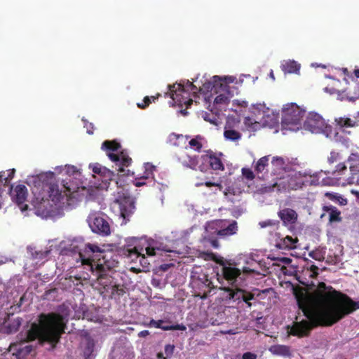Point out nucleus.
Listing matches in <instances>:
<instances>
[{
	"label": "nucleus",
	"instance_id": "1",
	"mask_svg": "<svg viewBox=\"0 0 359 359\" xmlns=\"http://www.w3.org/2000/svg\"><path fill=\"white\" fill-rule=\"evenodd\" d=\"M295 298L298 307L309 320L287 327L290 334L299 337L307 336L313 327H330L359 309V301H353L324 282L319 283L311 292L295 293Z\"/></svg>",
	"mask_w": 359,
	"mask_h": 359
},
{
	"label": "nucleus",
	"instance_id": "2",
	"mask_svg": "<svg viewBox=\"0 0 359 359\" xmlns=\"http://www.w3.org/2000/svg\"><path fill=\"white\" fill-rule=\"evenodd\" d=\"M105 250L97 244L87 243L79 252L83 264H90L95 272L100 293L109 294L111 298H119L125 293L123 285L118 284L114 278L109 275L111 266L106 260Z\"/></svg>",
	"mask_w": 359,
	"mask_h": 359
},
{
	"label": "nucleus",
	"instance_id": "3",
	"mask_svg": "<svg viewBox=\"0 0 359 359\" xmlns=\"http://www.w3.org/2000/svg\"><path fill=\"white\" fill-rule=\"evenodd\" d=\"M65 324L62 315L55 313L41 314L40 323H34L27 332L26 341L39 339L55 346L65 332Z\"/></svg>",
	"mask_w": 359,
	"mask_h": 359
},
{
	"label": "nucleus",
	"instance_id": "4",
	"mask_svg": "<svg viewBox=\"0 0 359 359\" xmlns=\"http://www.w3.org/2000/svg\"><path fill=\"white\" fill-rule=\"evenodd\" d=\"M121 148V144L116 140H105L102 144V149L107 151V155L111 161L115 163L117 174L123 172L124 168L128 167L132 163V158L128 156L125 151H121L119 154H114Z\"/></svg>",
	"mask_w": 359,
	"mask_h": 359
},
{
	"label": "nucleus",
	"instance_id": "5",
	"mask_svg": "<svg viewBox=\"0 0 359 359\" xmlns=\"http://www.w3.org/2000/svg\"><path fill=\"white\" fill-rule=\"evenodd\" d=\"M238 223L235 220L230 222L226 219H216L209 222L206 231L215 234L219 238H226L237 233Z\"/></svg>",
	"mask_w": 359,
	"mask_h": 359
},
{
	"label": "nucleus",
	"instance_id": "6",
	"mask_svg": "<svg viewBox=\"0 0 359 359\" xmlns=\"http://www.w3.org/2000/svg\"><path fill=\"white\" fill-rule=\"evenodd\" d=\"M304 128L312 133H323L327 137H331L332 127L327 124L325 119L318 114L309 113L304 123Z\"/></svg>",
	"mask_w": 359,
	"mask_h": 359
},
{
	"label": "nucleus",
	"instance_id": "7",
	"mask_svg": "<svg viewBox=\"0 0 359 359\" xmlns=\"http://www.w3.org/2000/svg\"><path fill=\"white\" fill-rule=\"evenodd\" d=\"M304 112L302 111L295 104H291L287 107H284L282 115V125L285 128L294 130L301 126Z\"/></svg>",
	"mask_w": 359,
	"mask_h": 359
},
{
	"label": "nucleus",
	"instance_id": "8",
	"mask_svg": "<svg viewBox=\"0 0 359 359\" xmlns=\"http://www.w3.org/2000/svg\"><path fill=\"white\" fill-rule=\"evenodd\" d=\"M88 223L91 230L101 236H108L111 233L110 225L102 216L93 214L88 217Z\"/></svg>",
	"mask_w": 359,
	"mask_h": 359
},
{
	"label": "nucleus",
	"instance_id": "9",
	"mask_svg": "<svg viewBox=\"0 0 359 359\" xmlns=\"http://www.w3.org/2000/svg\"><path fill=\"white\" fill-rule=\"evenodd\" d=\"M222 154L217 155L212 152L201 156V163L198 166V169L203 172L208 166L214 170H224V165L221 158Z\"/></svg>",
	"mask_w": 359,
	"mask_h": 359
},
{
	"label": "nucleus",
	"instance_id": "10",
	"mask_svg": "<svg viewBox=\"0 0 359 359\" xmlns=\"http://www.w3.org/2000/svg\"><path fill=\"white\" fill-rule=\"evenodd\" d=\"M241 270L237 268L226 266H223L222 268L221 274L219 273L216 274L217 279L221 284L219 289L222 290L221 287H225L224 285V280L227 281L229 285L233 286L237 281V278L241 275Z\"/></svg>",
	"mask_w": 359,
	"mask_h": 359
},
{
	"label": "nucleus",
	"instance_id": "11",
	"mask_svg": "<svg viewBox=\"0 0 359 359\" xmlns=\"http://www.w3.org/2000/svg\"><path fill=\"white\" fill-rule=\"evenodd\" d=\"M176 160L183 167L197 170L201 163V156L189 154L187 150H181L176 154Z\"/></svg>",
	"mask_w": 359,
	"mask_h": 359
},
{
	"label": "nucleus",
	"instance_id": "12",
	"mask_svg": "<svg viewBox=\"0 0 359 359\" xmlns=\"http://www.w3.org/2000/svg\"><path fill=\"white\" fill-rule=\"evenodd\" d=\"M169 90L171 93V98L174 104L179 107L186 106L185 109H182L180 111L183 115H187V109L190 107L193 103V100L190 97V93H184L180 92L177 88H173L172 86H169Z\"/></svg>",
	"mask_w": 359,
	"mask_h": 359
},
{
	"label": "nucleus",
	"instance_id": "13",
	"mask_svg": "<svg viewBox=\"0 0 359 359\" xmlns=\"http://www.w3.org/2000/svg\"><path fill=\"white\" fill-rule=\"evenodd\" d=\"M221 289L229 292L227 297L229 299H242L248 305V307L250 308L252 306L250 301L255 299V294L253 293L243 289L236 288L233 290L229 287H221Z\"/></svg>",
	"mask_w": 359,
	"mask_h": 359
},
{
	"label": "nucleus",
	"instance_id": "14",
	"mask_svg": "<svg viewBox=\"0 0 359 359\" xmlns=\"http://www.w3.org/2000/svg\"><path fill=\"white\" fill-rule=\"evenodd\" d=\"M143 170V172L137 174L133 182L134 185L137 187L147 185L148 182L153 183L154 181V171L155 166L151 163H146L144 164Z\"/></svg>",
	"mask_w": 359,
	"mask_h": 359
},
{
	"label": "nucleus",
	"instance_id": "15",
	"mask_svg": "<svg viewBox=\"0 0 359 359\" xmlns=\"http://www.w3.org/2000/svg\"><path fill=\"white\" fill-rule=\"evenodd\" d=\"M233 78L231 76L225 77L224 83H220L219 93H221L215 98V104H227L229 102L231 93L228 83L233 82Z\"/></svg>",
	"mask_w": 359,
	"mask_h": 359
},
{
	"label": "nucleus",
	"instance_id": "16",
	"mask_svg": "<svg viewBox=\"0 0 359 359\" xmlns=\"http://www.w3.org/2000/svg\"><path fill=\"white\" fill-rule=\"evenodd\" d=\"M89 168H91L92 171L100 177V180L102 182H107L113 180L115 176L114 172L110 170L106 167L102 166L98 163H91L89 165Z\"/></svg>",
	"mask_w": 359,
	"mask_h": 359
},
{
	"label": "nucleus",
	"instance_id": "17",
	"mask_svg": "<svg viewBox=\"0 0 359 359\" xmlns=\"http://www.w3.org/2000/svg\"><path fill=\"white\" fill-rule=\"evenodd\" d=\"M10 194L13 201L20 205L26 201L27 189L23 184H18L14 188L11 187Z\"/></svg>",
	"mask_w": 359,
	"mask_h": 359
},
{
	"label": "nucleus",
	"instance_id": "18",
	"mask_svg": "<svg viewBox=\"0 0 359 359\" xmlns=\"http://www.w3.org/2000/svg\"><path fill=\"white\" fill-rule=\"evenodd\" d=\"M309 175L306 172H295L288 180V187L292 189H298L302 187L306 182H309L306 177Z\"/></svg>",
	"mask_w": 359,
	"mask_h": 359
},
{
	"label": "nucleus",
	"instance_id": "19",
	"mask_svg": "<svg viewBox=\"0 0 359 359\" xmlns=\"http://www.w3.org/2000/svg\"><path fill=\"white\" fill-rule=\"evenodd\" d=\"M164 321L163 320H155L151 319L149 323H144L143 325L149 327L161 328L163 330H186L187 327L183 324H177L175 325H163Z\"/></svg>",
	"mask_w": 359,
	"mask_h": 359
},
{
	"label": "nucleus",
	"instance_id": "20",
	"mask_svg": "<svg viewBox=\"0 0 359 359\" xmlns=\"http://www.w3.org/2000/svg\"><path fill=\"white\" fill-rule=\"evenodd\" d=\"M213 81H207L202 86L199 87L198 91L204 95H206L209 92H211L213 89L215 90L217 93H219V88L220 87V83H224V80L218 76H215L212 78Z\"/></svg>",
	"mask_w": 359,
	"mask_h": 359
},
{
	"label": "nucleus",
	"instance_id": "21",
	"mask_svg": "<svg viewBox=\"0 0 359 359\" xmlns=\"http://www.w3.org/2000/svg\"><path fill=\"white\" fill-rule=\"evenodd\" d=\"M82 348V355L84 359H93L95 357V342L93 339L88 337L86 338Z\"/></svg>",
	"mask_w": 359,
	"mask_h": 359
},
{
	"label": "nucleus",
	"instance_id": "22",
	"mask_svg": "<svg viewBox=\"0 0 359 359\" xmlns=\"http://www.w3.org/2000/svg\"><path fill=\"white\" fill-rule=\"evenodd\" d=\"M135 209V202L129 198L120 204L121 215L126 220H129V217L134 212Z\"/></svg>",
	"mask_w": 359,
	"mask_h": 359
},
{
	"label": "nucleus",
	"instance_id": "23",
	"mask_svg": "<svg viewBox=\"0 0 359 359\" xmlns=\"http://www.w3.org/2000/svg\"><path fill=\"white\" fill-rule=\"evenodd\" d=\"M324 212L320 215V218H323L326 213L329 214V222L330 223L340 222L341 220V212L332 205H325L323 208Z\"/></svg>",
	"mask_w": 359,
	"mask_h": 359
},
{
	"label": "nucleus",
	"instance_id": "24",
	"mask_svg": "<svg viewBox=\"0 0 359 359\" xmlns=\"http://www.w3.org/2000/svg\"><path fill=\"white\" fill-rule=\"evenodd\" d=\"M278 216L285 224H294L297 219V212L290 208H285L280 210Z\"/></svg>",
	"mask_w": 359,
	"mask_h": 359
},
{
	"label": "nucleus",
	"instance_id": "25",
	"mask_svg": "<svg viewBox=\"0 0 359 359\" xmlns=\"http://www.w3.org/2000/svg\"><path fill=\"white\" fill-rule=\"evenodd\" d=\"M281 69L285 74H299L300 64L294 60L285 61L281 65Z\"/></svg>",
	"mask_w": 359,
	"mask_h": 359
},
{
	"label": "nucleus",
	"instance_id": "26",
	"mask_svg": "<svg viewBox=\"0 0 359 359\" xmlns=\"http://www.w3.org/2000/svg\"><path fill=\"white\" fill-rule=\"evenodd\" d=\"M335 122L337 126L341 128L344 127H355L359 126V119H351L346 117H339L335 118Z\"/></svg>",
	"mask_w": 359,
	"mask_h": 359
},
{
	"label": "nucleus",
	"instance_id": "27",
	"mask_svg": "<svg viewBox=\"0 0 359 359\" xmlns=\"http://www.w3.org/2000/svg\"><path fill=\"white\" fill-rule=\"evenodd\" d=\"M269 351L274 355L289 356L290 355V347L285 345H273L269 348Z\"/></svg>",
	"mask_w": 359,
	"mask_h": 359
},
{
	"label": "nucleus",
	"instance_id": "28",
	"mask_svg": "<svg viewBox=\"0 0 359 359\" xmlns=\"http://www.w3.org/2000/svg\"><path fill=\"white\" fill-rule=\"evenodd\" d=\"M351 172L355 173L359 172V154L352 153L348 158Z\"/></svg>",
	"mask_w": 359,
	"mask_h": 359
},
{
	"label": "nucleus",
	"instance_id": "29",
	"mask_svg": "<svg viewBox=\"0 0 359 359\" xmlns=\"http://www.w3.org/2000/svg\"><path fill=\"white\" fill-rule=\"evenodd\" d=\"M297 241V238H293L292 236H287L278 244V246L282 249H294L296 248L295 243Z\"/></svg>",
	"mask_w": 359,
	"mask_h": 359
},
{
	"label": "nucleus",
	"instance_id": "30",
	"mask_svg": "<svg viewBox=\"0 0 359 359\" xmlns=\"http://www.w3.org/2000/svg\"><path fill=\"white\" fill-rule=\"evenodd\" d=\"M271 165L273 168V171L276 172L287 170L285 159L282 157H273L271 161Z\"/></svg>",
	"mask_w": 359,
	"mask_h": 359
},
{
	"label": "nucleus",
	"instance_id": "31",
	"mask_svg": "<svg viewBox=\"0 0 359 359\" xmlns=\"http://www.w3.org/2000/svg\"><path fill=\"white\" fill-rule=\"evenodd\" d=\"M269 156H265L259 158L255 167V170L257 174L262 173L266 170L269 165Z\"/></svg>",
	"mask_w": 359,
	"mask_h": 359
},
{
	"label": "nucleus",
	"instance_id": "32",
	"mask_svg": "<svg viewBox=\"0 0 359 359\" xmlns=\"http://www.w3.org/2000/svg\"><path fill=\"white\" fill-rule=\"evenodd\" d=\"M188 139L187 136L179 135L176 133H171L168 137V142L170 144L176 147L180 146L181 142H185Z\"/></svg>",
	"mask_w": 359,
	"mask_h": 359
},
{
	"label": "nucleus",
	"instance_id": "33",
	"mask_svg": "<svg viewBox=\"0 0 359 359\" xmlns=\"http://www.w3.org/2000/svg\"><path fill=\"white\" fill-rule=\"evenodd\" d=\"M22 322V319L21 318H16L10 320L6 325L8 332L13 333L17 332L21 326Z\"/></svg>",
	"mask_w": 359,
	"mask_h": 359
},
{
	"label": "nucleus",
	"instance_id": "34",
	"mask_svg": "<svg viewBox=\"0 0 359 359\" xmlns=\"http://www.w3.org/2000/svg\"><path fill=\"white\" fill-rule=\"evenodd\" d=\"M126 252H128L127 255L131 258L133 256H135V257H141L142 259L145 258L143 248H140L136 245L133 248L127 249Z\"/></svg>",
	"mask_w": 359,
	"mask_h": 359
},
{
	"label": "nucleus",
	"instance_id": "35",
	"mask_svg": "<svg viewBox=\"0 0 359 359\" xmlns=\"http://www.w3.org/2000/svg\"><path fill=\"white\" fill-rule=\"evenodd\" d=\"M173 88H177L180 92H182L184 93H190L189 88H194V84L189 81H187V82L184 84L182 83H175L172 86Z\"/></svg>",
	"mask_w": 359,
	"mask_h": 359
},
{
	"label": "nucleus",
	"instance_id": "36",
	"mask_svg": "<svg viewBox=\"0 0 359 359\" xmlns=\"http://www.w3.org/2000/svg\"><path fill=\"white\" fill-rule=\"evenodd\" d=\"M224 135L226 139L231 140V141H236L241 139V134L235 130H226L224 133Z\"/></svg>",
	"mask_w": 359,
	"mask_h": 359
},
{
	"label": "nucleus",
	"instance_id": "37",
	"mask_svg": "<svg viewBox=\"0 0 359 359\" xmlns=\"http://www.w3.org/2000/svg\"><path fill=\"white\" fill-rule=\"evenodd\" d=\"M197 279L205 287L212 289L215 287L211 279L209 278L208 276L205 273H199Z\"/></svg>",
	"mask_w": 359,
	"mask_h": 359
},
{
	"label": "nucleus",
	"instance_id": "38",
	"mask_svg": "<svg viewBox=\"0 0 359 359\" xmlns=\"http://www.w3.org/2000/svg\"><path fill=\"white\" fill-rule=\"evenodd\" d=\"M49 194L50 197L52 198L53 201H59L62 198V192L57 187H55L54 185L50 187Z\"/></svg>",
	"mask_w": 359,
	"mask_h": 359
},
{
	"label": "nucleus",
	"instance_id": "39",
	"mask_svg": "<svg viewBox=\"0 0 359 359\" xmlns=\"http://www.w3.org/2000/svg\"><path fill=\"white\" fill-rule=\"evenodd\" d=\"M201 136H196L195 138L191 139L189 142L190 147L195 151H200L203 147V144L201 142Z\"/></svg>",
	"mask_w": 359,
	"mask_h": 359
},
{
	"label": "nucleus",
	"instance_id": "40",
	"mask_svg": "<svg viewBox=\"0 0 359 359\" xmlns=\"http://www.w3.org/2000/svg\"><path fill=\"white\" fill-rule=\"evenodd\" d=\"M347 171V166L344 163H339L337 166L335 170L332 172V174L336 176H340L344 175Z\"/></svg>",
	"mask_w": 359,
	"mask_h": 359
},
{
	"label": "nucleus",
	"instance_id": "41",
	"mask_svg": "<svg viewBox=\"0 0 359 359\" xmlns=\"http://www.w3.org/2000/svg\"><path fill=\"white\" fill-rule=\"evenodd\" d=\"M242 177L248 181H252L255 179V175L252 170L248 168H243L241 169Z\"/></svg>",
	"mask_w": 359,
	"mask_h": 359
},
{
	"label": "nucleus",
	"instance_id": "42",
	"mask_svg": "<svg viewBox=\"0 0 359 359\" xmlns=\"http://www.w3.org/2000/svg\"><path fill=\"white\" fill-rule=\"evenodd\" d=\"M15 170V169H12L9 170V173L7 177H4V172H0V182L1 184H3V182L4 181V185H6L10 182V180L13 177L14 173Z\"/></svg>",
	"mask_w": 359,
	"mask_h": 359
},
{
	"label": "nucleus",
	"instance_id": "43",
	"mask_svg": "<svg viewBox=\"0 0 359 359\" xmlns=\"http://www.w3.org/2000/svg\"><path fill=\"white\" fill-rule=\"evenodd\" d=\"M205 185L207 187H215L217 188V190L219 191H222V189H223V187L221 184V182H210V181H207L204 183H197L196 184V186L197 187H199V186H201V185Z\"/></svg>",
	"mask_w": 359,
	"mask_h": 359
},
{
	"label": "nucleus",
	"instance_id": "44",
	"mask_svg": "<svg viewBox=\"0 0 359 359\" xmlns=\"http://www.w3.org/2000/svg\"><path fill=\"white\" fill-rule=\"evenodd\" d=\"M342 158L341 155L339 152L332 151L330 152V155L328 157V162L330 163H334L340 161Z\"/></svg>",
	"mask_w": 359,
	"mask_h": 359
},
{
	"label": "nucleus",
	"instance_id": "45",
	"mask_svg": "<svg viewBox=\"0 0 359 359\" xmlns=\"http://www.w3.org/2000/svg\"><path fill=\"white\" fill-rule=\"evenodd\" d=\"M161 250L156 245H148L145 247L146 254L149 256L156 255L157 254V251Z\"/></svg>",
	"mask_w": 359,
	"mask_h": 359
},
{
	"label": "nucleus",
	"instance_id": "46",
	"mask_svg": "<svg viewBox=\"0 0 359 359\" xmlns=\"http://www.w3.org/2000/svg\"><path fill=\"white\" fill-rule=\"evenodd\" d=\"M257 119L258 118L256 116L255 117H254V116H252V117L247 116L244 119V123L248 127L254 128L253 126L255 125V124L259 123Z\"/></svg>",
	"mask_w": 359,
	"mask_h": 359
},
{
	"label": "nucleus",
	"instance_id": "47",
	"mask_svg": "<svg viewBox=\"0 0 359 359\" xmlns=\"http://www.w3.org/2000/svg\"><path fill=\"white\" fill-rule=\"evenodd\" d=\"M175 346L172 344H167L165 346L164 351L165 357L164 359L170 358L175 351Z\"/></svg>",
	"mask_w": 359,
	"mask_h": 359
},
{
	"label": "nucleus",
	"instance_id": "48",
	"mask_svg": "<svg viewBox=\"0 0 359 359\" xmlns=\"http://www.w3.org/2000/svg\"><path fill=\"white\" fill-rule=\"evenodd\" d=\"M151 103V98L148 96L144 97L142 102L137 103V107L142 109H146Z\"/></svg>",
	"mask_w": 359,
	"mask_h": 359
},
{
	"label": "nucleus",
	"instance_id": "49",
	"mask_svg": "<svg viewBox=\"0 0 359 359\" xmlns=\"http://www.w3.org/2000/svg\"><path fill=\"white\" fill-rule=\"evenodd\" d=\"M311 272V277L316 278L318 275V267L314 264H311L309 267Z\"/></svg>",
	"mask_w": 359,
	"mask_h": 359
},
{
	"label": "nucleus",
	"instance_id": "50",
	"mask_svg": "<svg viewBox=\"0 0 359 359\" xmlns=\"http://www.w3.org/2000/svg\"><path fill=\"white\" fill-rule=\"evenodd\" d=\"M257 355L251 352H245L243 354V359H256Z\"/></svg>",
	"mask_w": 359,
	"mask_h": 359
},
{
	"label": "nucleus",
	"instance_id": "51",
	"mask_svg": "<svg viewBox=\"0 0 359 359\" xmlns=\"http://www.w3.org/2000/svg\"><path fill=\"white\" fill-rule=\"evenodd\" d=\"M309 177L311 179V180L309 181V183L311 185H318L320 184V182H319V180L318 178L317 177V175H309Z\"/></svg>",
	"mask_w": 359,
	"mask_h": 359
},
{
	"label": "nucleus",
	"instance_id": "52",
	"mask_svg": "<svg viewBox=\"0 0 359 359\" xmlns=\"http://www.w3.org/2000/svg\"><path fill=\"white\" fill-rule=\"evenodd\" d=\"M150 332L148 330H142L138 333V337L144 338L149 335Z\"/></svg>",
	"mask_w": 359,
	"mask_h": 359
},
{
	"label": "nucleus",
	"instance_id": "53",
	"mask_svg": "<svg viewBox=\"0 0 359 359\" xmlns=\"http://www.w3.org/2000/svg\"><path fill=\"white\" fill-rule=\"evenodd\" d=\"M233 103H236L237 105L241 106L242 107H248V102L245 101L240 102L238 100H233Z\"/></svg>",
	"mask_w": 359,
	"mask_h": 359
},
{
	"label": "nucleus",
	"instance_id": "54",
	"mask_svg": "<svg viewBox=\"0 0 359 359\" xmlns=\"http://www.w3.org/2000/svg\"><path fill=\"white\" fill-rule=\"evenodd\" d=\"M190 90H189V93H192L194 95L195 94H196L197 93H200L198 91L199 90V88H198L196 86L194 85V88H189Z\"/></svg>",
	"mask_w": 359,
	"mask_h": 359
},
{
	"label": "nucleus",
	"instance_id": "55",
	"mask_svg": "<svg viewBox=\"0 0 359 359\" xmlns=\"http://www.w3.org/2000/svg\"><path fill=\"white\" fill-rule=\"evenodd\" d=\"M243 271L244 273H254L255 272V271L254 269H251L248 267H243Z\"/></svg>",
	"mask_w": 359,
	"mask_h": 359
},
{
	"label": "nucleus",
	"instance_id": "56",
	"mask_svg": "<svg viewBox=\"0 0 359 359\" xmlns=\"http://www.w3.org/2000/svg\"><path fill=\"white\" fill-rule=\"evenodd\" d=\"M210 243H211L212 246L215 248H217L219 247V243H218L217 240H216V239L211 240Z\"/></svg>",
	"mask_w": 359,
	"mask_h": 359
},
{
	"label": "nucleus",
	"instance_id": "57",
	"mask_svg": "<svg viewBox=\"0 0 359 359\" xmlns=\"http://www.w3.org/2000/svg\"><path fill=\"white\" fill-rule=\"evenodd\" d=\"M25 353H30L32 351V346L31 345H27L25 347Z\"/></svg>",
	"mask_w": 359,
	"mask_h": 359
},
{
	"label": "nucleus",
	"instance_id": "58",
	"mask_svg": "<svg viewBox=\"0 0 359 359\" xmlns=\"http://www.w3.org/2000/svg\"><path fill=\"white\" fill-rule=\"evenodd\" d=\"M259 224H260V226L262 228H264V227H266L268 225L271 224V222H270V221H269V222H260Z\"/></svg>",
	"mask_w": 359,
	"mask_h": 359
},
{
	"label": "nucleus",
	"instance_id": "59",
	"mask_svg": "<svg viewBox=\"0 0 359 359\" xmlns=\"http://www.w3.org/2000/svg\"><path fill=\"white\" fill-rule=\"evenodd\" d=\"M158 359H164L165 356L163 355V353L161 352H159L156 355Z\"/></svg>",
	"mask_w": 359,
	"mask_h": 359
},
{
	"label": "nucleus",
	"instance_id": "60",
	"mask_svg": "<svg viewBox=\"0 0 359 359\" xmlns=\"http://www.w3.org/2000/svg\"><path fill=\"white\" fill-rule=\"evenodd\" d=\"M282 260L285 264H289L291 262V259L290 258H287V257H283L282 259Z\"/></svg>",
	"mask_w": 359,
	"mask_h": 359
},
{
	"label": "nucleus",
	"instance_id": "61",
	"mask_svg": "<svg viewBox=\"0 0 359 359\" xmlns=\"http://www.w3.org/2000/svg\"><path fill=\"white\" fill-rule=\"evenodd\" d=\"M354 75H355L357 78H359V69H355V70H354Z\"/></svg>",
	"mask_w": 359,
	"mask_h": 359
},
{
	"label": "nucleus",
	"instance_id": "62",
	"mask_svg": "<svg viewBox=\"0 0 359 359\" xmlns=\"http://www.w3.org/2000/svg\"><path fill=\"white\" fill-rule=\"evenodd\" d=\"M158 96H160V95H159V94H158V95H157V97H155V96L149 97L151 98V101H154H154H155V100H156V99H157Z\"/></svg>",
	"mask_w": 359,
	"mask_h": 359
},
{
	"label": "nucleus",
	"instance_id": "63",
	"mask_svg": "<svg viewBox=\"0 0 359 359\" xmlns=\"http://www.w3.org/2000/svg\"><path fill=\"white\" fill-rule=\"evenodd\" d=\"M270 76L271 78L274 80L275 79V77H274V75H273V71L271 70V72H270Z\"/></svg>",
	"mask_w": 359,
	"mask_h": 359
},
{
	"label": "nucleus",
	"instance_id": "64",
	"mask_svg": "<svg viewBox=\"0 0 359 359\" xmlns=\"http://www.w3.org/2000/svg\"><path fill=\"white\" fill-rule=\"evenodd\" d=\"M27 208V205H25V207L24 208H22V210H25Z\"/></svg>",
	"mask_w": 359,
	"mask_h": 359
}]
</instances>
